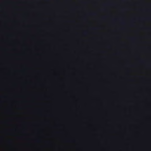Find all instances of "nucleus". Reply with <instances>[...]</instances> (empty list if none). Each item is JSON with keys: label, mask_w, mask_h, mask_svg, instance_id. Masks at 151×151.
<instances>
[{"label": "nucleus", "mask_w": 151, "mask_h": 151, "mask_svg": "<svg viewBox=\"0 0 151 151\" xmlns=\"http://www.w3.org/2000/svg\"><path fill=\"white\" fill-rule=\"evenodd\" d=\"M137 58L139 60H142L141 59H140V58H139V57H137Z\"/></svg>", "instance_id": "obj_1"}, {"label": "nucleus", "mask_w": 151, "mask_h": 151, "mask_svg": "<svg viewBox=\"0 0 151 151\" xmlns=\"http://www.w3.org/2000/svg\"><path fill=\"white\" fill-rule=\"evenodd\" d=\"M91 14V15H95L96 14L95 13H92Z\"/></svg>", "instance_id": "obj_2"}, {"label": "nucleus", "mask_w": 151, "mask_h": 151, "mask_svg": "<svg viewBox=\"0 0 151 151\" xmlns=\"http://www.w3.org/2000/svg\"><path fill=\"white\" fill-rule=\"evenodd\" d=\"M87 33V32H84V34H86V33Z\"/></svg>", "instance_id": "obj_3"}, {"label": "nucleus", "mask_w": 151, "mask_h": 151, "mask_svg": "<svg viewBox=\"0 0 151 151\" xmlns=\"http://www.w3.org/2000/svg\"><path fill=\"white\" fill-rule=\"evenodd\" d=\"M119 54L118 53H117L116 54H116V55H118Z\"/></svg>", "instance_id": "obj_4"}]
</instances>
